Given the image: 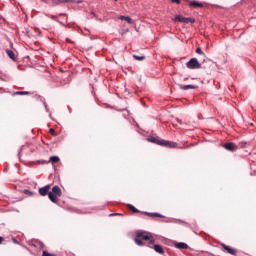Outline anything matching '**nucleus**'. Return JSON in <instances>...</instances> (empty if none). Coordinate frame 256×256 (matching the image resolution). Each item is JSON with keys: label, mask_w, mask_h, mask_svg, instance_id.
<instances>
[{"label": "nucleus", "mask_w": 256, "mask_h": 256, "mask_svg": "<svg viewBox=\"0 0 256 256\" xmlns=\"http://www.w3.org/2000/svg\"><path fill=\"white\" fill-rule=\"evenodd\" d=\"M141 239H144V241H149L150 245H155V238H153V236L149 232L140 231L136 234L134 242L136 243V245H138V247H144L145 245V243Z\"/></svg>", "instance_id": "f257e3e1"}, {"label": "nucleus", "mask_w": 256, "mask_h": 256, "mask_svg": "<svg viewBox=\"0 0 256 256\" xmlns=\"http://www.w3.org/2000/svg\"><path fill=\"white\" fill-rule=\"evenodd\" d=\"M148 141L150 143H154L155 145H160L161 147H170V149H175V147H177V143L163 140L159 137H148Z\"/></svg>", "instance_id": "f03ea898"}, {"label": "nucleus", "mask_w": 256, "mask_h": 256, "mask_svg": "<svg viewBox=\"0 0 256 256\" xmlns=\"http://www.w3.org/2000/svg\"><path fill=\"white\" fill-rule=\"evenodd\" d=\"M186 67L188 69H201V63H199L197 58H192L186 63Z\"/></svg>", "instance_id": "7ed1b4c3"}, {"label": "nucleus", "mask_w": 256, "mask_h": 256, "mask_svg": "<svg viewBox=\"0 0 256 256\" xmlns=\"http://www.w3.org/2000/svg\"><path fill=\"white\" fill-rule=\"evenodd\" d=\"M173 21H177L178 23H186V25L189 24V23H195L194 18H185V17H183L181 15H177L173 19Z\"/></svg>", "instance_id": "20e7f679"}, {"label": "nucleus", "mask_w": 256, "mask_h": 256, "mask_svg": "<svg viewBox=\"0 0 256 256\" xmlns=\"http://www.w3.org/2000/svg\"><path fill=\"white\" fill-rule=\"evenodd\" d=\"M223 147L224 149H226V151H231L232 153H235V151H237V147L233 142L225 143Z\"/></svg>", "instance_id": "39448f33"}, {"label": "nucleus", "mask_w": 256, "mask_h": 256, "mask_svg": "<svg viewBox=\"0 0 256 256\" xmlns=\"http://www.w3.org/2000/svg\"><path fill=\"white\" fill-rule=\"evenodd\" d=\"M49 189H51V186L50 185H46V186H44V187L39 189V194L42 197H45L46 195H49Z\"/></svg>", "instance_id": "423d86ee"}, {"label": "nucleus", "mask_w": 256, "mask_h": 256, "mask_svg": "<svg viewBox=\"0 0 256 256\" xmlns=\"http://www.w3.org/2000/svg\"><path fill=\"white\" fill-rule=\"evenodd\" d=\"M52 193L56 197H61V195H63V192L61 191V188L59 186H57V185L52 188Z\"/></svg>", "instance_id": "0eeeda50"}, {"label": "nucleus", "mask_w": 256, "mask_h": 256, "mask_svg": "<svg viewBox=\"0 0 256 256\" xmlns=\"http://www.w3.org/2000/svg\"><path fill=\"white\" fill-rule=\"evenodd\" d=\"M223 249L227 251L230 255H237V251L233 248H230L228 245L222 244Z\"/></svg>", "instance_id": "6e6552de"}, {"label": "nucleus", "mask_w": 256, "mask_h": 256, "mask_svg": "<svg viewBox=\"0 0 256 256\" xmlns=\"http://www.w3.org/2000/svg\"><path fill=\"white\" fill-rule=\"evenodd\" d=\"M174 247L176 249H189V245H187V243L185 242H177Z\"/></svg>", "instance_id": "1a4fd4ad"}, {"label": "nucleus", "mask_w": 256, "mask_h": 256, "mask_svg": "<svg viewBox=\"0 0 256 256\" xmlns=\"http://www.w3.org/2000/svg\"><path fill=\"white\" fill-rule=\"evenodd\" d=\"M154 251H156V253H159L160 255H163L165 253V250L163 249V246L159 245V244H155L153 246Z\"/></svg>", "instance_id": "9d476101"}, {"label": "nucleus", "mask_w": 256, "mask_h": 256, "mask_svg": "<svg viewBox=\"0 0 256 256\" xmlns=\"http://www.w3.org/2000/svg\"><path fill=\"white\" fill-rule=\"evenodd\" d=\"M189 6L197 9V8L203 7V3L192 0V1H190Z\"/></svg>", "instance_id": "9b49d317"}, {"label": "nucleus", "mask_w": 256, "mask_h": 256, "mask_svg": "<svg viewBox=\"0 0 256 256\" xmlns=\"http://www.w3.org/2000/svg\"><path fill=\"white\" fill-rule=\"evenodd\" d=\"M180 89H183V91H189V89H197V86L195 85H180Z\"/></svg>", "instance_id": "f8f14e48"}, {"label": "nucleus", "mask_w": 256, "mask_h": 256, "mask_svg": "<svg viewBox=\"0 0 256 256\" xmlns=\"http://www.w3.org/2000/svg\"><path fill=\"white\" fill-rule=\"evenodd\" d=\"M48 197H49L50 201H52V203H57L58 199H57L56 194H53V192H49Z\"/></svg>", "instance_id": "ddd939ff"}, {"label": "nucleus", "mask_w": 256, "mask_h": 256, "mask_svg": "<svg viewBox=\"0 0 256 256\" xmlns=\"http://www.w3.org/2000/svg\"><path fill=\"white\" fill-rule=\"evenodd\" d=\"M121 21H127V23H129V25H132L133 23V19H131V17L129 16H120Z\"/></svg>", "instance_id": "4468645a"}, {"label": "nucleus", "mask_w": 256, "mask_h": 256, "mask_svg": "<svg viewBox=\"0 0 256 256\" xmlns=\"http://www.w3.org/2000/svg\"><path fill=\"white\" fill-rule=\"evenodd\" d=\"M31 247H39V249H43L44 245L41 242L30 243Z\"/></svg>", "instance_id": "2eb2a0df"}, {"label": "nucleus", "mask_w": 256, "mask_h": 256, "mask_svg": "<svg viewBox=\"0 0 256 256\" xmlns=\"http://www.w3.org/2000/svg\"><path fill=\"white\" fill-rule=\"evenodd\" d=\"M6 53H7L8 57L10 59H12V61H15V53L12 52V50H7Z\"/></svg>", "instance_id": "dca6fc26"}, {"label": "nucleus", "mask_w": 256, "mask_h": 256, "mask_svg": "<svg viewBox=\"0 0 256 256\" xmlns=\"http://www.w3.org/2000/svg\"><path fill=\"white\" fill-rule=\"evenodd\" d=\"M128 209L132 211V213H139V210L132 204H128Z\"/></svg>", "instance_id": "f3484780"}, {"label": "nucleus", "mask_w": 256, "mask_h": 256, "mask_svg": "<svg viewBox=\"0 0 256 256\" xmlns=\"http://www.w3.org/2000/svg\"><path fill=\"white\" fill-rule=\"evenodd\" d=\"M50 161L52 162V165H54V163H59V156H51Z\"/></svg>", "instance_id": "a211bd4d"}, {"label": "nucleus", "mask_w": 256, "mask_h": 256, "mask_svg": "<svg viewBox=\"0 0 256 256\" xmlns=\"http://www.w3.org/2000/svg\"><path fill=\"white\" fill-rule=\"evenodd\" d=\"M31 92L29 91H17V92H14V95H30Z\"/></svg>", "instance_id": "6ab92c4d"}, {"label": "nucleus", "mask_w": 256, "mask_h": 256, "mask_svg": "<svg viewBox=\"0 0 256 256\" xmlns=\"http://www.w3.org/2000/svg\"><path fill=\"white\" fill-rule=\"evenodd\" d=\"M146 215H149V217H163L161 214L159 213H149V212H145Z\"/></svg>", "instance_id": "aec40b11"}, {"label": "nucleus", "mask_w": 256, "mask_h": 256, "mask_svg": "<svg viewBox=\"0 0 256 256\" xmlns=\"http://www.w3.org/2000/svg\"><path fill=\"white\" fill-rule=\"evenodd\" d=\"M133 57L136 59V61H143L145 60V56H138V55H133Z\"/></svg>", "instance_id": "412c9836"}, {"label": "nucleus", "mask_w": 256, "mask_h": 256, "mask_svg": "<svg viewBox=\"0 0 256 256\" xmlns=\"http://www.w3.org/2000/svg\"><path fill=\"white\" fill-rule=\"evenodd\" d=\"M42 256H57L56 254H53V253H49V252H47V251H43L42 252Z\"/></svg>", "instance_id": "4be33fe9"}, {"label": "nucleus", "mask_w": 256, "mask_h": 256, "mask_svg": "<svg viewBox=\"0 0 256 256\" xmlns=\"http://www.w3.org/2000/svg\"><path fill=\"white\" fill-rule=\"evenodd\" d=\"M196 53L198 55H203V50L201 48H196Z\"/></svg>", "instance_id": "5701e85b"}, {"label": "nucleus", "mask_w": 256, "mask_h": 256, "mask_svg": "<svg viewBox=\"0 0 256 256\" xmlns=\"http://www.w3.org/2000/svg\"><path fill=\"white\" fill-rule=\"evenodd\" d=\"M25 195H33V192H31L29 189L24 190Z\"/></svg>", "instance_id": "b1692460"}, {"label": "nucleus", "mask_w": 256, "mask_h": 256, "mask_svg": "<svg viewBox=\"0 0 256 256\" xmlns=\"http://www.w3.org/2000/svg\"><path fill=\"white\" fill-rule=\"evenodd\" d=\"M245 145H247V142H240L241 149H245Z\"/></svg>", "instance_id": "393cba45"}, {"label": "nucleus", "mask_w": 256, "mask_h": 256, "mask_svg": "<svg viewBox=\"0 0 256 256\" xmlns=\"http://www.w3.org/2000/svg\"><path fill=\"white\" fill-rule=\"evenodd\" d=\"M43 105H44V107H45L47 113H49V107L47 106V102H43Z\"/></svg>", "instance_id": "a878e982"}, {"label": "nucleus", "mask_w": 256, "mask_h": 256, "mask_svg": "<svg viewBox=\"0 0 256 256\" xmlns=\"http://www.w3.org/2000/svg\"><path fill=\"white\" fill-rule=\"evenodd\" d=\"M50 133H51V135H53L54 137H55V129H53V128H50Z\"/></svg>", "instance_id": "bb28decb"}, {"label": "nucleus", "mask_w": 256, "mask_h": 256, "mask_svg": "<svg viewBox=\"0 0 256 256\" xmlns=\"http://www.w3.org/2000/svg\"><path fill=\"white\" fill-rule=\"evenodd\" d=\"M172 3H177L179 5V3H181V0H171Z\"/></svg>", "instance_id": "cd10ccee"}, {"label": "nucleus", "mask_w": 256, "mask_h": 256, "mask_svg": "<svg viewBox=\"0 0 256 256\" xmlns=\"http://www.w3.org/2000/svg\"><path fill=\"white\" fill-rule=\"evenodd\" d=\"M60 3H69V0H60Z\"/></svg>", "instance_id": "c85d7f7f"}, {"label": "nucleus", "mask_w": 256, "mask_h": 256, "mask_svg": "<svg viewBox=\"0 0 256 256\" xmlns=\"http://www.w3.org/2000/svg\"><path fill=\"white\" fill-rule=\"evenodd\" d=\"M67 43H73L69 38H66Z\"/></svg>", "instance_id": "c756f323"}, {"label": "nucleus", "mask_w": 256, "mask_h": 256, "mask_svg": "<svg viewBox=\"0 0 256 256\" xmlns=\"http://www.w3.org/2000/svg\"><path fill=\"white\" fill-rule=\"evenodd\" d=\"M4 238L2 236H0V244L3 243Z\"/></svg>", "instance_id": "7c9ffc66"}, {"label": "nucleus", "mask_w": 256, "mask_h": 256, "mask_svg": "<svg viewBox=\"0 0 256 256\" xmlns=\"http://www.w3.org/2000/svg\"><path fill=\"white\" fill-rule=\"evenodd\" d=\"M115 215H119V214H110V217H113V216H115Z\"/></svg>", "instance_id": "2f4dec72"}, {"label": "nucleus", "mask_w": 256, "mask_h": 256, "mask_svg": "<svg viewBox=\"0 0 256 256\" xmlns=\"http://www.w3.org/2000/svg\"><path fill=\"white\" fill-rule=\"evenodd\" d=\"M14 243H19L16 239H14Z\"/></svg>", "instance_id": "473e14b6"}]
</instances>
